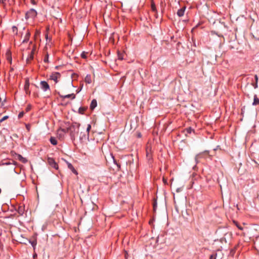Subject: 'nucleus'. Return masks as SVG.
Here are the masks:
<instances>
[{
    "instance_id": "obj_18",
    "label": "nucleus",
    "mask_w": 259,
    "mask_h": 259,
    "mask_svg": "<svg viewBox=\"0 0 259 259\" xmlns=\"http://www.w3.org/2000/svg\"><path fill=\"white\" fill-rule=\"evenodd\" d=\"M30 36V33L28 31H27V33L25 36V38H24V40H23V43L27 42L29 40Z\"/></svg>"
},
{
    "instance_id": "obj_3",
    "label": "nucleus",
    "mask_w": 259,
    "mask_h": 259,
    "mask_svg": "<svg viewBox=\"0 0 259 259\" xmlns=\"http://www.w3.org/2000/svg\"><path fill=\"white\" fill-rule=\"evenodd\" d=\"M91 128V124H88L87 128L85 130V132H81L79 134V139L81 140H82L83 139H85L86 138H89V132Z\"/></svg>"
},
{
    "instance_id": "obj_10",
    "label": "nucleus",
    "mask_w": 259,
    "mask_h": 259,
    "mask_svg": "<svg viewBox=\"0 0 259 259\" xmlns=\"http://www.w3.org/2000/svg\"><path fill=\"white\" fill-rule=\"evenodd\" d=\"M58 95H59L60 98H63V99L71 98L72 99H74L75 98V95L74 94H68L67 95L63 96V95H61L59 93Z\"/></svg>"
},
{
    "instance_id": "obj_4",
    "label": "nucleus",
    "mask_w": 259,
    "mask_h": 259,
    "mask_svg": "<svg viewBox=\"0 0 259 259\" xmlns=\"http://www.w3.org/2000/svg\"><path fill=\"white\" fill-rule=\"evenodd\" d=\"M17 164V162L13 160H3L1 162H0V166H3V165H13V166H15ZM13 169H15V167H13Z\"/></svg>"
},
{
    "instance_id": "obj_45",
    "label": "nucleus",
    "mask_w": 259,
    "mask_h": 259,
    "mask_svg": "<svg viewBox=\"0 0 259 259\" xmlns=\"http://www.w3.org/2000/svg\"><path fill=\"white\" fill-rule=\"evenodd\" d=\"M14 70L13 67H11L10 69V71H12Z\"/></svg>"
},
{
    "instance_id": "obj_14",
    "label": "nucleus",
    "mask_w": 259,
    "mask_h": 259,
    "mask_svg": "<svg viewBox=\"0 0 259 259\" xmlns=\"http://www.w3.org/2000/svg\"><path fill=\"white\" fill-rule=\"evenodd\" d=\"M67 166L69 169H70L73 173H74L75 175H77V170L74 168L73 166L70 163H67Z\"/></svg>"
},
{
    "instance_id": "obj_25",
    "label": "nucleus",
    "mask_w": 259,
    "mask_h": 259,
    "mask_svg": "<svg viewBox=\"0 0 259 259\" xmlns=\"http://www.w3.org/2000/svg\"><path fill=\"white\" fill-rule=\"evenodd\" d=\"M186 131L188 134H191L192 132H194V130L191 127L187 128Z\"/></svg>"
},
{
    "instance_id": "obj_30",
    "label": "nucleus",
    "mask_w": 259,
    "mask_h": 259,
    "mask_svg": "<svg viewBox=\"0 0 259 259\" xmlns=\"http://www.w3.org/2000/svg\"><path fill=\"white\" fill-rule=\"evenodd\" d=\"M61 131L65 133L69 132V127L66 128H61Z\"/></svg>"
},
{
    "instance_id": "obj_37",
    "label": "nucleus",
    "mask_w": 259,
    "mask_h": 259,
    "mask_svg": "<svg viewBox=\"0 0 259 259\" xmlns=\"http://www.w3.org/2000/svg\"><path fill=\"white\" fill-rule=\"evenodd\" d=\"M118 59H119V60L123 59L122 54L118 53Z\"/></svg>"
},
{
    "instance_id": "obj_7",
    "label": "nucleus",
    "mask_w": 259,
    "mask_h": 259,
    "mask_svg": "<svg viewBox=\"0 0 259 259\" xmlns=\"http://www.w3.org/2000/svg\"><path fill=\"white\" fill-rule=\"evenodd\" d=\"M48 162L50 166L56 169H58L59 167L58 164L55 162L54 158L51 157H49L48 158Z\"/></svg>"
},
{
    "instance_id": "obj_23",
    "label": "nucleus",
    "mask_w": 259,
    "mask_h": 259,
    "mask_svg": "<svg viewBox=\"0 0 259 259\" xmlns=\"http://www.w3.org/2000/svg\"><path fill=\"white\" fill-rule=\"evenodd\" d=\"M29 81H28V80H26L25 84L24 85V90H25L26 93H27V91L29 89Z\"/></svg>"
},
{
    "instance_id": "obj_40",
    "label": "nucleus",
    "mask_w": 259,
    "mask_h": 259,
    "mask_svg": "<svg viewBox=\"0 0 259 259\" xmlns=\"http://www.w3.org/2000/svg\"><path fill=\"white\" fill-rule=\"evenodd\" d=\"M252 85H253V87H254V89L257 88V87H258L257 86V82H255V83L252 84Z\"/></svg>"
},
{
    "instance_id": "obj_13",
    "label": "nucleus",
    "mask_w": 259,
    "mask_h": 259,
    "mask_svg": "<svg viewBox=\"0 0 259 259\" xmlns=\"http://www.w3.org/2000/svg\"><path fill=\"white\" fill-rule=\"evenodd\" d=\"M97 106V102L96 99H93L90 105V109L93 110H94Z\"/></svg>"
},
{
    "instance_id": "obj_35",
    "label": "nucleus",
    "mask_w": 259,
    "mask_h": 259,
    "mask_svg": "<svg viewBox=\"0 0 259 259\" xmlns=\"http://www.w3.org/2000/svg\"><path fill=\"white\" fill-rule=\"evenodd\" d=\"M12 30L14 32H15L16 34L17 33L18 29L16 26H14L12 27Z\"/></svg>"
},
{
    "instance_id": "obj_44",
    "label": "nucleus",
    "mask_w": 259,
    "mask_h": 259,
    "mask_svg": "<svg viewBox=\"0 0 259 259\" xmlns=\"http://www.w3.org/2000/svg\"><path fill=\"white\" fill-rule=\"evenodd\" d=\"M6 0H0V3L2 4H4Z\"/></svg>"
},
{
    "instance_id": "obj_6",
    "label": "nucleus",
    "mask_w": 259,
    "mask_h": 259,
    "mask_svg": "<svg viewBox=\"0 0 259 259\" xmlns=\"http://www.w3.org/2000/svg\"><path fill=\"white\" fill-rule=\"evenodd\" d=\"M61 74L60 73L57 72H53L50 76L49 78L51 80H54L55 83L58 82V78H60Z\"/></svg>"
},
{
    "instance_id": "obj_9",
    "label": "nucleus",
    "mask_w": 259,
    "mask_h": 259,
    "mask_svg": "<svg viewBox=\"0 0 259 259\" xmlns=\"http://www.w3.org/2000/svg\"><path fill=\"white\" fill-rule=\"evenodd\" d=\"M35 51V47L33 46V48L32 50L31 51V54L29 57H27L26 58V63L27 64H30L31 63V60L33 59V55L34 54V52Z\"/></svg>"
},
{
    "instance_id": "obj_11",
    "label": "nucleus",
    "mask_w": 259,
    "mask_h": 259,
    "mask_svg": "<svg viewBox=\"0 0 259 259\" xmlns=\"http://www.w3.org/2000/svg\"><path fill=\"white\" fill-rule=\"evenodd\" d=\"M92 53H90V52H83L81 54V58L82 59H87L89 57L91 56Z\"/></svg>"
},
{
    "instance_id": "obj_2",
    "label": "nucleus",
    "mask_w": 259,
    "mask_h": 259,
    "mask_svg": "<svg viewBox=\"0 0 259 259\" xmlns=\"http://www.w3.org/2000/svg\"><path fill=\"white\" fill-rule=\"evenodd\" d=\"M209 158L211 159V156L209 154V151L208 150H205L199 154H197L195 157V160L196 163L200 162L201 159H206Z\"/></svg>"
},
{
    "instance_id": "obj_43",
    "label": "nucleus",
    "mask_w": 259,
    "mask_h": 259,
    "mask_svg": "<svg viewBox=\"0 0 259 259\" xmlns=\"http://www.w3.org/2000/svg\"><path fill=\"white\" fill-rule=\"evenodd\" d=\"M82 87H83V84L81 85V88L80 89H78V90L77 91V93H79L81 91Z\"/></svg>"
},
{
    "instance_id": "obj_12",
    "label": "nucleus",
    "mask_w": 259,
    "mask_h": 259,
    "mask_svg": "<svg viewBox=\"0 0 259 259\" xmlns=\"http://www.w3.org/2000/svg\"><path fill=\"white\" fill-rule=\"evenodd\" d=\"M17 158L21 162L23 163H26L27 162V160L26 158L23 157L21 155L18 154L17 155Z\"/></svg>"
},
{
    "instance_id": "obj_46",
    "label": "nucleus",
    "mask_w": 259,
    "mask_h": 259,
    "mask_svg": "<svg viewBox=\"0 0 259 259\" xmlns=\"http://www.w3.org/2000/svg\"><path fill=\"white\" fill-rule=\"evenodd\" d=\"M58 67H59V66H56L55 68H56V69H58Z\"/></svg>"
},
{
    "instance_id": "obj_17",
    "label": "nucleus",
    "mask_w": 259,
    "mask_h": 259,
    "mask_svg": "<svg viewBox=\"0 0 259 259\" xmlns=\"http://www.w3.org/2000/svg\"><path fill=\"white\" fill-rule=\"evenodd\" d=\"M84 81L88 84H90L92 82V78L90 74L87 75L84 78Z\"/></svg>"
},
{
    "instance_id": "obj_34",
    "label": "nucleus",
    "mask_w": 259,
    "mask_h": 259,
    "mask_svg": "<svg viewBox=\"0 0 259 259\" xmlns=\"http://www.w3.org/2000/svg\"><path fill=\"white\" fill-rule=\"evenodd\" d=\"M26 128L28 132H29L31 128V125L30 124H25Z\"/></svg>"
},
{
    "instance_id": "obj_36",
    "label": "nucleus",
    "mask_w": 259,
    "mask_h": 259,
    "mask_svg": "<svg viewBox=\"0 0 259 259\" xmlns=\"http://www.w3.org/2000/svg\"><path fill=\"white\" fill-rule=\"evenodd\" d=\"M151 9L153 11H156V7L155 6L154 4H152L151 5Z\"/></svg>"
},
{
    "instance_id": "obj_29",
    "label": "nucleus",
    "mask_w": 259,
    "mask_h": 259,
    "mask_svg": "<svg viewBox=\"0 0 259 259\" xmlns=\"http://www.w3.org/2000/svg\"><path fill=\"white\" fill-rule=\"evenodd\" d=\"M11 155L15 157V158H17V155H18L19 154H17L15 152L12 151L11 152Z\"/></svg>"
},
{
    "instance_id": "obj_31",
    "label": "nucleus",
    "mask_w": 259,
    "mask_h": 259,
    "mask_svg": "<svg viewBox=\"0 0 259 259\" xmlns=\"http://www.w3.org/2000/svg\"><path fill=\"white\" fill-rule=\"evenodd\" d=\"M112 157L113 158L114 163L117 165V166H118V168H120V165L117 163L116 160L114 159V157L112 155Z\"/></svg>"
},
{
    "instance_id": "obj_38",
    "label": "nucleus",
    "mask_w": 259,
    "mask_h": 259,
    "mask_svg": "<svg viewBox=\"0 0 259 259\" xmlns=\"http://www.w3.org/2000/svg\"><path fill=\"white\" fill-rule=\"evenodd\" d=\"M162 181H163V183L165 185H167V179H165L164 177L163 178Z\"/></svg>"
},
{
    "instance_id": "obj_28",
    "label": "nucleus",
    "mask_w": 259,
    "mask_h": 259,
    "mask_svg": "<svg viewBox=\"0 0 259 259\" xmlns=\"http://www.w3.org/2000/svg\"><path fill=\"white\" fill-rule=\"evenodd\" d=\"M9 118V116L6 115L0 119V123Z\"/></svg>"
},
{
    "instance_id": "obj_26",
    "label": "nucleus",
    "mask_w": 259,
    "mask_h": 259,
    "mask_svg": "<svg viewBox=\"0 0 259 259\" xmlns=\"http://www.w3.org/2000/svg\"><path fill=\"white\" fill-rule=\"evenodd\" d=\"M29 242L31 243V244L32 246V247L34 248L35 246L36 245V244H37L36 240H33V241H30Z\"/></svg>"
},
{
    "instance_id": "obj_27",
    "label": "nucleus",
    "mask_w": 259,
    "mask_h": 259,
    "mask_svg": "<svg viewBox=\"0 0 259 259\" xmlns=\"http://www.w3.org/2000/svg\"><path fill=\"white\" fill-rule=\"evenodd\" d=\"M44 62L45 63H50L49 61V55L47 54L44 59Z\"/></svg>"
},
{
    "instance_id": "obj_24",
    "label": "nucleus",
    "mask_w": 259,
    "mask_h": 259,
    "mask_svg": "<svg viewBox=\"0 0 259 259\" xmlns=\"http://www.w3.org/2000/svg\"><path fill=\"white\" fill-rule=\"evenodd\" d=\"M233 223L239 230H243V227H242L237 221H233Z\"/></svg>"
},
{
    "instance_id": "obj_32",
    "label": "nucleus",
    "mask_w": 259,
    "mask_h": 259,
    "mask_svg": "<svg viewBox=\"0 0 259 259\" xmlns=\"http://www.w3.org/2000/svg\"><path fill=\"white\" fill-rule=\"evenodd\" d=\"M217 255V253H213L210 256L209 259H216Z\"/></svg>"
},
{
    "instance_id": "obj_42",
    "label": "nucleus",
    "mask_w": 259,
    "mask_h": 259,
    "mask_svg": "<svg viewBox=\"0 0 259 259\" xmlns=\"http://www.w3.org/2000/svg\"><path fill=\"white\" fill-rule=\"evenodd\" d=\"M254 78H255V82H257V81H258V77H257V75H255V76H254Z\"/></svg>"
},
{
    "instance_id": "obj_33",
    "label": "nucleus",
    "mask_w": 259,
    "mask_h": 259,
    "mask_svg": "<svg viewBox=\"0 0 259 259\" xmlns=\"http://www.w3.org/2000/svg\"><path fill=\"white\" fill-rule=\"evenodd\" d=\"M24 114V112H23V111H21V112H20L19 113L18 116V118H19V119L21 118L23 116Z\"/></svg>"
},
{
    "instance_id": "obj_1",
    "label": "nucleus",
    "mask_w": 259,
    "mask_h": 259,
    "mask_svg": "<svg viewBox=\"0 0 259 259\" xmlns=\"http://www.w3.org/2000/svg\"><path fill=\"white\" fill-rule=\"evenodd\" d=\"M80 124L79 123L74 122L69 127L70 135L72 140H74L78 134Z\"/></svg>"
},
{
    "instance_id": "obj_21",
    "label": "nucleus",
    "mask_w": 259,
    "mask_h": 259,
    "mask_svg": "<svg viewBox=\"0 0 259 259\" xmlns=\"http://www.w3.org/2000/svg\"><path fill=\"white\" fill-rule=\"evenodd\" d=\"M17 211L20 215H23L24 212V207L23 206H19Z\"/></svg>"
},
{
    "instance_id": "obj_22",
    "label": "nucleus",
    "mask_w": 259,
    "mask_h": 259,
    "mask_svg": "<svg viewBox=\"0 0 259 259\" xmlns=\"http://www.w3.org/2000/svg\"><path fill=\"white\" fill-rule=\"evenodd\" d=\"M87 107H81L78 109V112L80 114H83L84 112V111L87 110Z\"/></svg>"
},
{
    "instance_id": "obj_8",
    "label": "nucleus",
    "mask_w": 259,
    "mask_h": 259,
    "mask_svg": "<svg viewBox=\"0 0 259 259\" xmlns=\"http://www.w3.org/2000/svg\"><path fill=\"white\" fill-rule=\"evenodd\" d=\"M40 88L45 92L50 90V85L46 81H41L40 82Z\"/></svg>"
},
{
    "instance_id": "obj_41",
    "label": "nucleus",
    "mask_w": 259,
    "mask_h": 259,
    "mask_svg": "<svg viewBox=\"0 0 259 259\" xmlns=\"http://www.w3.org/2000/svg\"><path fill=\"white\" fill-rule=\"evenodd\" d=\"M30 108H31V106H28L27 107V108H26V111L27 112L29 111L30 110Z\"/></svg>"
},
{
    "instance_id": "obj_16",
    "label": "nucleus",
    "mask_w": 259,
    "mask_h": 259,
    "mask_svg": "<svg viewBox=\"0 0 259 259\" xmlns=\"http://www.w3.org/2000/svg\"><path fill=\"white\" fill-rule=\"evenodd\" d=\"M185 11V7H183L179 10L177 12V14L179 17H182L184 15Z\"/></svg>"
},
{
    "instance_id": "obj_5",
    "label": "nucleus",
    "mask_w": 259,
    "mask_h": 259,
    "mask_svg": "<svg viewBox=\"0 0 259 259\" xmlns=\"http://www.w3.org/2000/svg\"><path fill=\"white\" fill-rule=\"evenodd\" d=\"M36 11L35 10L31 9L26 13L25 18L26 19H28L29 18H33L35 17H36Z\"/></svg>"
},
{
    "instance_id": "obj_19",
    "label": "nucleus",
    "mask_w": 259,
    "mask_h": 259,
    "mask_svg": "<svg viewBox=\"0 0 259 259\" xmlns=\"http://www.w3.org/2000/svg\"><path fill=\"white\" fill-rule=\"evenodd\" d=\"M253 105H259V99L257 98V95L254 96L253 102L252 103Z\"/></svg>"
},
{
    "instance_id": "obj_20",
    "label": "nucleus",
    "mask_w": 259,
    "mask_h": 259,
    "mask_svg": "<svg viewBox=\"0 0 259 259\" xmlns=\"http://www.w3.org/2000/svg\"><path fill=\"white\" fill-rule=\"evenodd\" d=\"M50 141L53 145H56L57 144V140L55 137H51L50 139Z\"/></svg>"
},
{
    "instance_id": "obj_39",
    "label": "nucleus",
    "mask_w": 259,
    "mask_h": 259,
    "mask_svg": "<svg viewBox=\"0 0 259 259\" xmlns=\"http://www.w3.org/2000/svg\"><path fill=\"white\" fill-rule=\"evenodd\" d=\"M156 206H157V203H156V202L155 201V202L153 203V209H154V211H155V209H156Z\"/></svg>"
},
{
    "instance_id": "obj_15",
    "label": "nucleus",
    "mask_w": 259,
    "mask_h": 259,
    "mask_svg": "<svg viewBox=\"0 0 259 259\" xmlns=\"http://www.w3.org/2000/svg\"><path fill=\"white\" fill-rule=\"evenodd\" d=\"M6 57L7 58L8 63H12V58L11 56V53L9 51H8L6 54Z\"/></svg>"
}]
</instances>
